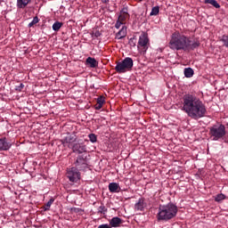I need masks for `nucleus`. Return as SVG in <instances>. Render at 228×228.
<instances>
[{
	"mask_svg": "<svg viewBox=\"0 0 228 228\" xmlns=\"http://www.w3.org/2000/svg\"><path fill=\"white\" fill-rule=\"evenodd\" d=\"M54 202V199H50L49 201L45 204L44 206V211H49L51 209V206H53V203Z\"/></svg>",
	"mask_w": 228,
	"mask_h": 228,
	"instance_id": "nucleus-22",
	"label": "nucleus"
},
{
	"mask_svg": "<svg viewBox=\"0 0 228 228\" xmlns=\"http://www.w3.org/2000/svg\"><path fill=\"white\" fill-rule=\"evenodd\" d=\"M133 59L131 57H126L122 61L117 62L115 70L118 74H126V72L133 70Z\"/></svg>",
	"mask_w": 228,
	"mask_h": 228,
	"instance_id": "nucleus-4",
	"label": "nucleus"
},
{
	"mask_svg": "<svg viewBox=\"0 0 228 228\" xmlns=\"http://www.w3.org/2000/svg\"><path fill=\"white\" fill-rule=\"evenodd\" d=\"M183 74L186 77H193V74H195V72L193 71V69H191V68H185L183 69Z\"/></svg>",
	"mask_w": 228,
	"mask_h": 228,
	"instance_id": "nucleus-19",
	"label": "nucleus"
},
{
	"mask_svg": "<svg viewBox=\"0 0 228 228\" xmlns=\"http://www.w3.org/2000/svg\"><path fill=\"white\" fill-rule=\"evenodd\" d=\"M98 213H101L102 215H106L108 213V208L104 205H102L98 208Z\"/></svg>",
	"mask_w": 228,
	"mask_h": 228,
	"instance_id": "nucleus-27",
	"label": "nucleus"
},
{
	"mask_svg": "<svg viewBox=\"0 0 228 228\" xmlns=\"http://www.w3.org/2000/svg\"><path fill=\"white\" fill-rule=\"evenodd\" d=\"M10 149H12V143L8 142L6 137L0 138V151H10Z\"/></svg>",
	"mask_w": 228,
	"mask_h": 228,
	"instance_id": "nucleus-10",
	"label": "nucleus"
},
{
	"mask_svg": "<svg viewBox=\"0 0 228 228\" xmlns=\"http://www.w3.org/2000/svg\"><path fill=\"white\" fill-rule=\"evenodd\" d=\"M159 13V6H154L152 7L150 15L152 17V16L158 15Z\"/></svg>",
	"mask_w": 228,
	"mask_h": 228,
	"instance_id": "nucleus-24",
	"label": "nucleus"
},
{
	"mask_svg": "<svg viewBox=\"0 0 228 228\" xmlns=\"http://www.w3.org/2000/svg\"><path fill=\"white\" fill-rule=\"evenodd\" d=\"M98 228H111V226L108 224H105L99 225Z\"/></svg>",
	"mask_w": 228,
	"mask_h": 228,
	"instance_id": "nucleus-33",
	"label": "nucleus"
},
{
	"mask_svg": "<svg viewBox=\"0 0 228 228\" xmlns=\"http://www.w3.org/2000/svg\"><path fill=\"white\" fill-rule=\"evenodd\" d=\"M72 151L76 152L77 154H83V152H86V145L83 142H75L73 143Z\"/></svg>",
	"mask_w": 228,
	"mask_h": 228,
	"instance_id": "nucleus-9",
	"label": "nucleus"
},
{
	"mask_svg": "<svg viewBox=\"0 0 228 228\" xmlns=\"http://www.w3.org/2000/svg\"><path fill=\"white\" fill-rule=\"evenodd\" d=\"M122 24H124V21H121L120 20H118L116 24H115V28L116 29H120V26H122Z\"/></svg>",
	"mask_w": 228,
	"mask_h": 228,
	"instance_id": "nucleus-31",
	"label": "nucleus"
},
{
	"mask_svg": "<svg viewBox=\"0 0 228 228\" xmlns=\"http://www.w3.org/2000/svg\"><path fill=\"white\" fill-rule=\"evenodd\" d=\"M220 42H223L224 46L228 48V36L227 35H223L221 37Z\"/></svg>",
	"mask_w": 228,
	"mask_h": 228,
	"instance_id": "nucleus-25",
	"label": "nucleus"
},
{
	"mask_svg": "<svg viewBox=\"0 0 228 228\" xmlns=\"http://www.w3.org/2000/svg\"><path fill=\"white\" fill-rule=\"evenodd\" d=\"M169 47L173 51H195L200 47V41L199 39L191 41L186 36L175 33L172 35Z\"/></svg>",
	"mask_w": 228,
	"mask_h": 228,
	"instance_id": "nucleus-2",
	"label": "nucleus"
},
{
	"mask_svg": "<svg viewBox=\"0 0 228 228\" xmlns=\"http://www.w3.org/2000/svg\"><path fill=\"white\" fill-rule=\"evenodd\" d=\"M149 42V35L145 32H142L139 37V40L137 43V49L139 53H142V54H145L147 53L150 45Z\"/></svg>",
	"mask_w": 228,
	"mask_h": 228,
	"instance_id": "nucleus-6",
	"label": "nucleus"
},
{
	"mask_svg": "<svg viewBox=\"0 0 228 228\" xmlns=\"http://www.w3.org/2000/svg\"><path fill=\"white\" fill-rule=\"evenodd\" d=\"M120 13H121V14H125V15H129L127 7H124V8L120 11Z\"/></svg>",
	"mask_w": 228,
	"mask_h": 228,
	"instance_id": "nucleus-32",
	"label": "nucleus"
},
{
	"mask_svg": "<svg viewBox=\"0 0 228 228\" xmlns=\"http://www.w3.org/2000/svg\"><path fill=\"white\" fill-rule=\"evenodd\" d=\"M178 211L179 208H177V205L172 202L159 205L157 214V220L159 222H170V220H173V218L177 216Z\"/></svg>",
	"mask_w": 228,
	"mask_h": 228,
	"instance_id": "nucleus-3",
	"label": "nucleus"
},
{
	"mask_svg": "<svg viewBox=\"0 0 228 228\" xmlns=\"http://www.w3.org/2000/svg\"><path fill=\"white\" fill-rule=\"evenodd\" d=\"M209 134L211 138H213L214 142H218V140H222L224 136H225V126L224 125H215L209 129Z\"/></svg>",
	"mask_w": 228,
	"mask_h": 228,
	"instance_id": "nucleus-5",
	"label": "nucleus"
},
{
	"mask_svg": "<svg viewBox=\"0 0 228 228\" xmlns=\"http://www.w3.org/2000/svg\"><path fill=\"white\" fill-rule=\"evenodd\" d=\"M145 208V200L143 198H141L138 200V202L134 204V209L136 211H143Z\"/></svg>",
	"mask_w": 228,
	"mask_h": 228,
	"instance_id": "nucleus-13",
	"label": "nucleus"
},
{
	"mask_svg": "<svg viewBox=\"0 0 228 228\" xmlns=\"http://www.w3.org/2000/svg\"><path fill=\"white\" fill-rule=\"evenodd\" d=\"M76 142V137L70 134H67V135L61 139L62 145H65L66 143H74Z\"/></svg>",
	"mask_w": 228,
	"mask_h": 228,
	"instance_id": "nucleus-14",
	"label": "nucleus"
},
{
	"mask_svg": "<svg viewBox=\"0 0 228 228\" xmlns=\"http://www.w3.org/2000/svg\"><path fill=\"white\" fill-rule=\"evenodd\" d=\"M32 0H17V8L24 9L28 4H31Z\"/></svg>",
	"mask_w": 228,
	"mask_h": 228,
	"instance_id": "nucleus-17",
	"label": "nucleus"
},
{
	"mask_svg": "<svg viewBox=\"0 0 228 228\" xmlns=\"http://www.w3.org/2000/svg\"><path fill=\"white\" fill-rule=\"evenodd\" d=\"M109 191H110V193H119L120 185L117 183H110L109 184Z\"/></svg>",
	"mask_w": 228,
	"mask_h": 228,
	"instance_id": "nucleus-12",
	"label": "nucleus"
},
{
	"mask_svg": "<svg viewBox=\"0 0 228 228\" xmlns=\"http://www.w3.org/2000/svg\"><path fill=\"white\" fill-rule=\"evenodd\" d=\"M39 20H40L38 19V16L34 17L32 21L30 23H28V28H33V26H35V24H38Z\"/></svg>",
	"mask_w": 228,
	"mask_h": 228,
	"instance_id": "nucleus-26",
	"label": "nucleus"
},
{
	"mask_svg": "<svg viewBox=\"0 0 228 228\" xmlns=\"http://www.w3.org/2000/svg\"><path fill=\"white\" fill-rule=\"evenodd\" d=\"M120 224H122V219H120L118 216H115L110 220V227H118Z\"/></svg>",
	"mask_w": 228,
	"mask_h": 228,
	"instance_id": "nucleus-16",
	"label": "nucleus"
},
{
	"mask_svg": "<svg viewBox=\"0 0 228 228\" xmlns=\"http://www.w3.org/2000/svg\"><path fill=\"white\" fill-rule=\"evenodd\" d=\"M61 26H63V22H61V21H55L53 24V31H60V29L61 28Z\"/></svg>",
	"mask_w": 228,
	"mask_h": 228,
	"instance_id": "nucleus-21",
	"label": "nucleus"
},
{
	"mask_svg": "<svg viewBox=\"0 0 228 228\" xmlns=\"http://www.w3.org/2000/svg\"><path fill=\"white\" fill-rule=\"evenodd\" d=\"M67 177L70 183H77L81 179V173H79V169L71 167L67 170Z\"/></svg>",
	"mask_w": 228,
	"mask_h": 228,
	"instance_id": "nucleus-8",
	"label": "nucleus"
},
{
	"mask_svg": "<svg viewBox=\"0 0 228 228\" xmlns=\"http://www.w3.org/2000/svg\"><path fill=\"white\" fill-rule=\"evenodd\" d=\"M86 63L91 69H95L96 67H99V61H97V60H95V58L93 57H88L86 61Z\"/></svg>",
	"mask_w": 228,
	"mask_h": 228,
	"instance_id": "nucleus-11",
	"label": "nucleus"
},
{
	"mask_svg": "<svg viewBox=\"0 0 228 228\" xmlns=\"http://www.w3.org/2000/svg\"><path fill=\"white\" fill-rule=\"evenodd\" d=\"M96 104L94 105L95 110H101L102 108V105L106 101L104 100V96H99L96 100Z\"/></svg>",
	"mask_w": 228,
	"mask_h": 228,
	"instance_id": "nucleus-18",
	"label": "nucleus"
},
{
	"mask_svg": "<svg viewBox=\"0 0 228 228\" xmlns=\"http://www.w3.org/2000/svg\"><path fill=\"white\" fill-rule=\"evenodd\" d=\"M23 89H24V84H22V83H20L19 86H15L16 92H22Z\"/></svg>",
	"mask_w": 228,
	"mask_h": 228,
	"instance_id": "nucleus-30",
	"label": "nucleus"
},
{
	"mask_svg": "<svg viewBox=\"0 0 228 228\" xmlns=\"http://www.w3.org/2000/svg\"><path fill=\"white\" fill-rule=\"evenodd\" d=\"M94 37H95V38H99V37H101V32L99 30H96L94 33Z\"/></svg>",
	"mask_w": 228,
	"mask_h": 228,
	"instance_id": "nucleus-34",
	"label": "nucleus"
},
{
	"mask_svg": "<svg viewBox=\"0 0 228 228\" xmlns=\"http://www.w3.org/2000/svg\"><path fill=\"white\" fill-rule=\"evenodd\" d=\"M204 3L205 4H212L214 8H220V4L216 0H205Z\"/></svg>",
	"mask_w": 228,
	"mask_h": 228,
	"instance_id": "nucleus-20",
	"label": "nucleus"
},
{
	"mask_svg": "<svg viewBox=\"0 0 228 228\" xmlns=\"http://www.w3.org/2000/svg\"><path fill=\"white\" fill-rule=\"evenodd\" d=\"M88 138L92 143H95V142H97V135H95V134H90Z\"/></svg>",
	"mask_w": 228,
	"mask_h": 228,
	"instance_id": "nucleus-29",
	"label": "nucleus"
},
{
	"mask_svg": "<svg viewBox=\"0 0 228 228\" xmlns=\"http://www.w3.org/2000/svg\"><path fill=\"white\" fill-rule=\"evenodd\" d=\"M126 35H127V28L123 26L122 28L116 34V37L118 38V40H122V38H126Z\"/></svg>",
	"mask_w": 228,
	"mask_h": 228,
	"instance_id": "nucleus-15",
	"label": "nucleus"
},
{
	"mask_svg": "<svg viewBox=\"0 0 228 228\" xmlns=\"http://www.w3.org/2000/svg\"><path fill=\"white\" fill-rule=\"evenodd\" d=\"M222 200H225V194L220 193L216 195L215 197L216 202H222Z\"/></svg>",
	"mask_w": 228,
	"mask_h": 228,
	"instance_id": "nucleus-23",
	"label": "nucleus"
},
{
	"mask_svg": "<svg viewBox=\"0 0 228 228\" xmlns=\"http://www.w3.org/2000/svg\"><path fill=\"white\" fill-rule=\"evenodd\" d=\"M129 19V14H122L119 13V16L118 18V20H121V22H126V20Z\"/></svg>",
	"mask_w": 228,
	"mask_h": 228,
	"instance_id": "nucleus-28",
	"label": "nucleus"
},
{
	"mask_svg": "<svg viewBox=\"0 0 228 228\" xmlns=\"http://www.w3.org/2000/svg\"><path fill=\"white\" fill-rule=\"evenodd\" d=\"M182 111H184L188 117L194 118V120L202 118L208 115L206 104L193 94H186L183 96Z\"/></svg>",
	"mask_w": 228,
	"mask_h": 228,
	"instance_id": "nucleus-1",
	"label": "nucleus"
},
{
	"mask_svg": "<svg viewBox=\"0 0 228 228\" xmlns=\"http://www.w3.org/2000/svg\"><path fill=\"white\" fill-rule=\"evenodd\" d=\"M75 167L74 168H77L78 170H86L88 168V161L86 160V156L85 155H78L77 157L76 161L74 162Z\"/></svg>",
	"mask_w": 228,
	"mask_h": 228,
	"instance_id": "nucleus-7",
	"label": "nucleus"
}]
</instances>
